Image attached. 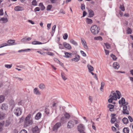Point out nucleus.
<instances>
[{
    "mask_svg": "<svg viewBox=\"0 0 133 133\" xmlns=\"http://www.w3.org/2000/svg\"><path fill=\"white\" fill-rule=\"evenodd\" d=\"M116 93L112 91L111 93L113 95H110L109 96L110 98L108 99V101L109 103H111L114 100H116L117 98L119 99L121 96V94L120 92L118 90L116 91Z\"/></svg>",
    "mask_w": 133,
    "mask_h": 133,
    "instance_id": "obj_1",
    "label": "nucleus"
},
{
    "mask_svg": "<svg viewBox=\"0 0 133 133\" xmlns=\"http://www.w3.org/2000/svg\"><path fill=\"white\" fill-rule=\"evenodd\" d=\"M30 117L31 115H29L26 117L24 121V126H29L32 124V121L31 119H30Z\"/></svg>",
    "mask_w": 133,
    "mask_h": 133,
    "instance_id": "obj_2",
    "label": "nucleus"
},
{
    "mask_svg": "<svg viewBox=\"0 0 133 133\" xmlns=\"http://www.w3.org/2000/svg\"><path fill=\"white\" fill-rule=\"evenodd\" d=\"M90 30L93 34L96 35L99 32L100 29L99 28L97 25H94L91 26Z\"/></svg>",
    "mask_w": 133,
    "mask_h": 133,
    "instance_id": "obj_3",
    "label": "nucleus"
},
{
    "mask_svg": "<svg viewBox=\"0 0 133 133\" xmlns=\"http://www.w3.org/2000/svg\"><path fill=\"white\" fill-rule=\"evenodd\" d=\"M75 123L76 124H78L79 123V121L76 120L69 121L67 124L68 128L70 129L73 127L74 126Z\"/></svg>",
    "mask_w": 133,
    "mask_h": 133,
    "instance_id": "obj_4",
    "label": "nucleus"
},
{
    "mask_svg": "<svg viewBox=\"0 0 133 133\" xmlns=\"http://www.w3.org/2000/svg\"><path fill=\"white\" fill-rule=\"evenodd\" d=\"M15 40H14L10 39L7 41V43H4L0 45V48L5 46L12 45V44L15 42Z\"/></svg>",
    "mask_w": 133,
    "mask_h": 133,
    "instance_id": "obj_5",
    "label": "nucleus"
},
{
    "mask_svg": "<svg viewBox=\"0 0 133 133\" xmlns=\"http://www.w3.org/2000/svg\"><path fill=\"white\" fill-rule=\"evenodd\" d=\"M61 126V123L60 122H58L56 123L52 129L53 131L55 132H57L58 128Z\"/></svg>",
    "mask_w": 133,
    "mask_h": 133,
    "instance_id": "obj_6",
    "label": "nucleus"
},
{
    "mask_svg": "<svg viewBox=\"0 0 133 133\" xmlns=\"http://www.w3.org/2000/svg\"><path fill=\"white\" fill-rule=\"evenodd\" d=\"M14 113L17 116H18L21 114L22 110L20 108H17L14 110Z\"/></svg>",
    "mask_w": 133,
    "mask_h": 133,
    "instance_id": "obj_7",
    "label": "nucleus"
},
{
    "mask_svg": "<svg viewBox=\"0 0 133 133\" xmlns=\"http://www.w3.org/2000/svg\"><path fill=\"white\" fill-rule=\"evenodd\" d=\"M122 113L124 114L127 115H129V112L127 109V107L126 105H123Z\"/></svg>",
    "mask_w": 133,
    "mask_h": 133,
    "instance_id": "obj_8",
    "label": "nucleus"
},
{
    "mask_svg": "<svg viewBox=\"0 0 133 133\" xmlns=\"http://www.w3.org/2000/svg\"><path fill=\"white\" fill-rule=\"evenodd\" d=\"M77 129L78 131L85 130V128L84 125L82 124L78 125L77 127Z\"/></svg>",
    "mask_w": 133,
    "mask_h": 133,
    "instance_id": "obj_9",
    "label": "nucleus"
},
{
    "mask_svg": "<svg viewBox=\"0 0 133 133\" xmlns=\"http://www.w3.org/2000/svg\"><path fill=\"white\" fill-rule=\"evenodd\" d=\"M33 92L34 94L36 95H40L41 93L37 88H35L33 90Z\"/></svg>",
    "mask_w": 133,
    "mask_h": 133,
    "instance_id": "obj_10",
    "label": "nucleus"
},
{
    "mask_svg": "<svg viewBox=\"0 0 133 133\" xmlns=\"http://www.w3.org/2000/svg\"><path fill=\"white\" fill-rule=\"evenodd\" d=\"M32 131L33 133H39V129L38 128L37 126H36L33 128Z\"/></svg>",
    "mask_w": 133,
    "mask_h": 133,
    "instance_id": "obj_11",
    "label": "nucleus"
},
{
    "mask_svg": "<svg viewBox=\"0 0 133 133\" xmlns=\"http://www.w3.org/2000/svg\"><path fill=\"white\" fill-rule=\"evenodd\" d=\"M63 45L64 47L68 49H71V47L70 45L66 42H64L63 43Z\"/></svg>",
    "mask_w": 133,
    "mask_h": 133,
    "instance_id": "obj_12",
    "label": "nucleus"
},
{
    "mask_svg": "<svg viewBox=\"0 0 133 133\" xmlns=\"http://www.w3.org/2000/svg\"><path fill=\"white\" fill-rule=\"evenodd\" d=\"M80 59V57L78 55H75V57L71 59V60L75 62H77Z\"/></svg>",
    "mask_w": 133,
    "mask_h": 133,
    "instance_id": "obj_13",
    "label": "nucleus"
},
{
    "mask_svg": "<svg viewBox=\"0 0 133 133\" xmlns=\"http://www.w3.org/2000/svg\"><path fill=\"white\" fill-rule=\"evenodd\" d=\"M88 11L89 13V16L88 17H92L94 15V11L91 9L89 10Z\"/></svg>",
    "mask_w": 133,
    "mask_h": 133,
    "instance_id": "obj_14",
    "label": "nucleus"
},
{
    "mask_svg": "<svg viewBox=\"0 0 133 133\" xmlns=\"http://www.w3.org/2000/svg\"><path fill=\"white\" fill-rule=\"evenodd\" d=\"M113 67L116 69H117L119 67V64L117 62H114L113 65Z\"/></svg>",
    "mask_w": 133,
    "mask_h": 133,
    "instance_id": "obj_15",
    "label": "nucleus"
},
{
    "mask_svg": "<svg viewBox=\"0 0 133 133\" xmlns=\"http://www.w3.org/2000/svg\"><path fill=\"white\" fill-rule=\"evenodd\" d=\"M0 21L2 23H5L8 21V19L6 18H2L0 19Z\"/></svg>",
    "mask_w": 133,
    "mask_h": 133,
    "instance_id": "obj_16",
    "label": "nucleus"
},
{
    "mask_svg": "<svg viewBox=\"0 0 133 133\" xmlns=\"http://www.w3.org/2000/svg\"><path fill=\"white\" fill-rule=\"evenodd\" d=\"M8 107L6 104L4 103L2 105L1 109L3 110H6L8 109Z\"/></svg>",
    "mask_w": 133,
    "mask_h": 133,
    "instance_id": "obj_17",
    "label": "nucleus"
},
{
    "mask_svg": "<svg viewBox=\"0 0 133 133\" xmlns=\"http://www.w3.org/2000/svg\"><path fill=\"white\" fill-rule=\"evenodd\" d=\"M14 9L16 11H22L23 10L22 8L19 6H16L15 8Z\"/></svg>",
    "mask_w": 133,
    "mask_h": 133,
    "instance_id": "obj_18",
    "label": "nucleus"
},
{
    "mask_svg": "<svg viewBox=\"0 0 133 133\" xmlns=\"http://www.w3.org/2000/svg\"><path fill=\"white\" fill-rule=\"evenodd\" d=\"M41 114L40 112L37 113L35 116V118L36 119L38 120L41 117Z\"/></svg>",
    "mask_w": 133,
    "mask_h": 133,
    "instance_id": "obj_19",
    "label": "nucleus"
},
{
    "mask_svg": "<svg viewBox=\"0 0 133 133\" xmlns=\"http://www.w3.org/2000/svg\"><path fill=\"white\" fill-rule=\"evenodd\" d=\"M65 56H64V57L66 58L70 57L72 56V54L71 53H68L66 52L65 53Z\"/></svg>",
    "mask_w": 133,
    "mask_h": 133,
    "instance_id": "obj_20",
    "label": "nucleus"
},
{
    "mask_svg": "<svg viewBox=\"0 0 133 133\" xmlns=\"http://www.w3.org/2000/svg\"><path fill=\"white\" fill-rule=\"evenodd\" d=\"M39 87L40 89L43 90L45 88V86L44 84L41 83L39 84Z\"/></svg>",
    "mask_w": 133,
    "mask_h": 133,
    "instance_id": "obj_21",
    "label": "nucleus"
},
{
    "mask_svg": "<svg viewBox=\"0 0 133 133\" xmlns=\"http://www.w3.org/2000/svg\"><path fill=\"white\" fill-rule=\"evenodd\" d=\"M87 67L88 68L89 71V72H91V71H93L94 70V68L92 66L88 64L87 65Z\"/></svg>",
    "mask_w": 133,
    "mask_h": 133,
    "instance_id": "obj_22",
    "label": "nucleus"
},
{
    "mask_svg": "<svg viewBox=\"0 0 133 133\" xmlns=\"http://www.w3.org/2000/svg\"><path fill=\"white\" fill-rule=\"evenodd\" d=\"M61 76L62 78L64 81H65L67 79V77H66L65 74L64 72H62L61 73Z\"/></svg>",
    "mask_w": 133,
    "mask_h": 133,
    "instance_id": "obj_23",
    "label": "nucleus"
},
{
    "mask_svg": "<svg viewBox=\"0 0 133 133\" xmlns=\"http://www.w3.org/2000/svg\"><path fill=\"white\" fill-rule=\"evenodd\" d=\"M119 104L121 103L122 105H123L125 103V100L124 98L123 97H122L121 100L119 101Z\"/></svg>",
    "mask_w": 133,
    "mask_h": 133,
    "instance_id": "obj_24",
    "label": "nucleus"
},
{
    "mask_svg": "<svg viewBox=\"0 0 133 133\" xmlns=\"http://www.w3.org/2000/svg\"><path fill=\"white\" fill-rule=\"evenodd\" d=\"M86 22L88 24H91L92 23V21L90 19L87 18H86Z\"/></svg>",
    "mask_w": 133,
    "mask_h": 133,
    "instance_id": "obj_25",
    "label": "nucleus"
},
{
    "mask_svg": "<svg viewBox=\"0 0 133 133\" xmlns=\"http://www.w3.org/2000/svg\"><path fill=\"white\" fill-rule=\"evenodd\" d=\"M31 38L30 37H28V38H23L21 39V41L22 42H27L31 40Z\"/></svg>",
    "mask_w": 133,
    "mask_h": 133,
    "instance_id": "obj_26",
    "label": "nucleus"
},
{
    "mask_svg": "<svg viewBox=\"0 0 133 133\" xmlns=\"http://www.w3.org/2000/svg\"><path fill=\"white\" fill-rule=\"evenodd\" d=\"M64 116L65 118L67 119H69L70 117V114L66 112H65L64 114Z\"/></svg>",
    "mask_w": 133,
    "mask_h": 133,
    "instance_id": "obj_27",
    "label": "nucleus"
},
{
    "mask_svg": "<svg viewBox=\"0 0 133 133\" xmlns=\"http://www.w3.org/2000/svg\"><path fill=\"white\" fill-rule=\"evenodd\" d=\"M122 121L123 123L125 124H128L129 122L128 119L125 117H124L122 119Z\"/></svg>",
    "mask_w": 133,
    "mask_h": 133,
    "instance_id": "obj_28",
    "label": "nucleus"
},
{
    "mask_svg": "<svg viewBox=\"0 0 133 133\" xmlns=\"http://www.w3.org/2000/svg\"><path fill=\"white\" fill-rule=\"evenodd\" d=\"M108 107L109 108V110L111 111H113L112 109H114V106L113 105L111 104H109L108 105Z\"/></svg>",
    "mask_w": 133,
    "mask_h": 133,
    "instance_id": "obj_29",
    "label": "nucleus"
},
{
    "mask_svg": "<svg viewBox=\"0 0 133 133\" xmlns=\"http://www.w3.org/2000/svg\"><path fill=\"white\" fill-rule=\"evenodd\" d=\"M39 6L41 7V10H43L45 9V7L43 5L42 3H40L39 4Z\"/></svg>",
    "mask_w": 133,
    "mask_h": 133,
    "instance_id": "obj_30",
    "label": "nucleus"
},
{
    "mask_svg": "<svg viewBox=\"0 0 133 133\" xmlns=\"http://www.w3.org/2000/svg\"><path fill=\"white\" fill-rule=\"evenodd\" d=\"M4 114L2 112H0V119H2L4 118Z\"/></svg>",
    "mask_w": 133,
    "mask_h": 133,
    "instance_id": "obj_31",
    "label": "nucleus"
},
{
    "mask_svg": "<svg viewBox=\"0 0 133 133\" xmlns=\"http://www.w3.org/2000/svg\"><path fill=\"white\" fill-rule=\"evenodd\" d=\"M129 129L128 128H124L123 130L124 133H129Z\"/></svg>",
    "mask_w": 133,
    "mask_h": 133,
    "instance_id": "obj_32",
    "label": "nucleus"
},
{
    "mask_svg": "<svg viewBox=\"0 0 133 133\" xmlns=\"http://www.w3.org/2000/svg\"><path fill=\"white\" fill-rule=\"evenodd\" d=\"M70 42L71 44L75 46H77L78 45L77 42L72 39H71L70 40Z\"/></svg>",
    "mask_w": 133,
    "mask_h": 133,
    "instance_id": "obj_33",
    "label": "nucleus"
},
{
    "mask_svg": "<svg viewBox=\"0 0 133 133\" xmlns=\"http://www.w3.org/2000/svg\"><path fill=\"white\" fill-rule=\"evenodd\" d=\"M4 124V122L3 121L0 123V132L3 130V127Z\"/></svg>",
    "mask_w": 133,
    "mask_h": 133,
    "instance_id": "obj_34",
    "label": "nucleus"
},
{
    "mask_svg": "<svg viewBox=\"0 0 133 133\" xmlns=\"http://www.w3.org/2000/svg\"><path fill=\"white\" fill-rule=\"evenodd\" d=\"M5 99L4 96L3 95L0 96V103L4 101Z\"/></svg>",
    "mask_w": 133,
    "mask_h": 133,
    "instance_id": "obj_35",
    "label": "nucleus"
},
{
    "mask_svg": "<svg viewBox=\"0 0 133 133\" xmlns=\"http://www.w3.org/2000/svg\"><path fill=\"white\" fill-rule=\"evenodd\" d=\"M94 39L95 40H99L100 41H102V38L101 36L95 37H94Z\"/></svg>",
    "mask_w": 133,
    "mask_h": 133,
    "instance_id": "obj_36",
    "label": "nucleus"
},
{
    "mask_svg": "<svg viewBox=\"0 0 133 133\" xmlns=\"http://www.w3.org/2000/svg\"><path fill=\"white\" fill-rule=\"evenodd\" d=\"M32 43L33 44L36 45V44H42V43L40 42H38L37 41H33L32 42Z\"/></svg>",
    "mask_w": 133,
    "mask_h": 133,
    "instance_id": "obj_37",
    "label": "nucleus"
},
{
    "mask_svg": "<svg viewBox=\"0 0 133 133\" xmlns=\"http://www.w3.org/2000/svg\"><path fill=\"white\" fill-rule=\"evenodd\" d=\"M56 27V25H54L52 28V32L54 34L55 31V29ZM53 35V34L52 35V36Z\"/></svg>",
    "mask_w": 133,
    "mask_h": 133,
    "instance_id": "obj_38",
    "label": "nucleus"
},
{
    "mask_svg": "<svg viewBox=\"0 0 133 133\" xmlns=\"http://www.w3.org/2000/svg\"><path fill=\"white\" fill-rule=\"evenodd\" d=\"M116 120V119L115 117H111V122L112 123H114Z\"/></svg>",
    "mask_w": 133,
    "mask_h": 133,
    "instance_id": "obj_39",
    "label": "nucleus"
},
{
    "mask_svg": "<svg viewBox=\"0 0 133 133\" xmlns=\"http://www.w3.org/2000/svg\"><path fill=\"white\" fill-rule=\"evenodd\" d=\"M52 7V5H48L46 7V10L48 11L50 10Z\"/></svg>",
    "mask_w": 133,
    "mask_h": 133,
    "instance_id": "obj_40",
    "label": "nucleus"
},
{
    "mask_svg": "<svg viewBox=\"0 0 133 133\" xmlns=\"http://www.w3.org/2000/svg\"><path fill=\"white\" fill-rule=\"evenodd\" d=\"M119 8L122 11H125V7L123 5H120Z\"/></svg>",
    "mask_w": 133,
    "mask_h": 133,
    "instance_id": "obj_41",
    "label": "nucleus"
},
{
    "mask_svg": "<svg viewBox=\"0 0 133 133\" xmlns=\"http://www.w3.org/2000/svg\"><path fill=\"white\" fill-rule=\"evenodd\" d=\"M110 56L115 61L117 59V58L116 56L112 54L110 55Z\"/></svg>",
    "mask_w": 133,
    "mask_h": 133,
    "instance_id": "obj_42",
    "label": "nucleus"
},
{
    "mask_svg": "<svg viewBox=\"0 0 133 133\" xmlns=\"http://www.w3.org/2000/svg\"><path fill=\"white\" fill-rule=\"evenodd\" d=\"M127 33L128 34H131L132 32L131 29L130 28H128V29L127 30Z\"/></svg>",
    "mask_w": 133,
    "mask_h": 133,
    "instance_id": "obj_43",
    "label": "nucleus"
},
{
    "mask_svg": "<svg viewBox=\"0 0 133 133\" xmlns=\"http://www.w3.org/2000/svg\"><path fill=\"white\" fill-rule=\"evenodd\" d=\"M104 44L107 49H108L110 48V46L108 43H104Z\"/></svg>",
    "mask_w": 133,
    "mask_h": 133,
    "instance_id": "obj_44",
    "label": "nucleus"
},
{
    "mask_svg": "<svg viewBox=\"0 0 133 133\" xmlns=\"http://www.w3.org/2000/svg\"><path fill=\"white\" fill-rule=\"evenodd\" d=\"M12 66V65L11 64L10 65L5 64L4 66L7 68H10Z\"/></svg>",
    "mask_w": 133,
    "mask_h": 133,
    "instance_id": "obj_45",
    "label": "nucleus"
},
{
    "mask_svg": "<svg viewBox=\"0 0 133 133\" xmlns=\"http://www.w3.org/2000/svg\"><path fill=\"white\" fill-rule=\"evenodd\" d=\"M31 49H25L24 50H19L18 51V52H22L24 51H30L31 50Z\"/></svg>",
    "mask_w": 133,
    "mask_h": 133,
    "instance_id": "obj_46",
    "label": "nucleus"
},
{
    "mask_svg": "<svg viewBox=\"0 0 133 133\" xmlns=\"http://www.w3.org/2000/svg\"><path fill=\"white\" fill-rule=\"evenodd\" d=\"M68 37V35L66 33H65L64 34V35L63 36V37L64 39H66Z\"/></svg>",
    "mask_w": 133,
    "mask_h": 133,
    "instance_id": "obj_47",
    "label": "nucleus"
},
{
    "mask_svg": "<svg viewBox=\"0 0 133 133\" xmlns=\"http://www.w3.org/2000/svg\"><path fill=\"white\" fill-rule=\"evenodd\" d=\"M32 4L33 5L35 6L37 5V2L36 0H34L32 2Z\"/></svg>",
    "mask_w": 133,
    "mask_h": 133,
    "instance_id": "obj_48",
    "label": "nucleus"
},
{
    "mask_svg": "<svg viewBox=\"0 0 133 133\" xmlns=\"http://www.w3.org/2000/svg\"><path fill=\"white\" fill-rule=\"evenodd\" d=\"M81 42L83 45L84 44H86V42L85 40L83 38H81Z\"/></svg>",
    "mask_w": 133,
    "mask_h": 133,
    "instance_id": "obj_49",
    "label": "nucleus"
},
{
    "mask_svg": "<svg viewBox=\"0 0 133 133\" xmlns=\"http://www.w3.org/2000/svg\"><path fill=\"white\" fill-rule=\"evenodd\" d=\"M81 9L82 10H84L85 9V5L84 4H82L81 6Z\"/></svg>",
    "mask_w": 133,
    "mask_h": 133,
    "instance_id": "obj_50",
    "label": "nucleus"
},
{
    "mask_svg": "<svg viewBox=\"0 0 133 133\" xmlns=\"http://www.w3.org/2000/svg\"><path fill=\"white\" fill-rule=\"evenodd\" d=\"M80 52L81 53L82 55L83 56L85 57L86 56V54L85 53H84L83 51H81Z\"/></svg>",
    "mask_w": 133,
    "mask_h": 133,
    "instance_id": "obj_51",
    "label": "nucleus"
},
{
    "mask_svg": "<svg viewBox=\"0 0 133 133\" xmlns=\"http://www.w3.org/2000/svg\"><path fill=\"white\" fill-rule=\"evenodd\" d=\"M40 8L39 7H37L34 10L35 11V12L36 11H40Z\"/></svg>",
    "mask_w": 133,
    "mask_h": 133,
    "instance_id": "obj_52",
    "label": "nucleus"
},
{
    "mask_svg": "<svg viewBox=\"0 0 133 133\" xmlns=\"http://www.w3.org/2000/svg\"><path fill=\"white\" fill-rule=\"evenodd\" d=\"M20 133H27V132L26 130L23 129L20 132Z\"/></svg>",
    "mask_w": 133,
    "mask_h": 133,
    "instance_id": "obj_53",
    "label": "nucleus"
},
{
    "mask_svg": "<svg viewBox=\"0 0 133 133\" xmlns=\"http://www.w3.org/2000/svg\"><path fill=\"white\" fill-rule=\"evenodd\" d=\"M84 48L86 49H88V48L86 44H84L83 45Z\"/></svg>",
    "mask_w": 133,
    "mask_h": 133,
    "instance_id": "obj_54",
    "label": "nucleus"
},
{
    "mask_svg": "<svg viewBox=\"0 0 133 133\" xmlns=\"http://www.w3.org/2000/svg\"><path fill=\"white\" fill-rule=\"evenodd\" d=\"M45 112L47 114H49V110L48 109H45Z\"/></svg>",
    "mask_w": 133,
    "mask_h": 133,
    "instance_id": "obj_55",
    "label": "nucleus"
},
{
    "mask_svg": "<svg viewBox=\"0 0 133 133\" xmlns=\"http://www.w3.org/2000/svg\"><path fill=\"white\" fill-rule=\"evenodd\" d=\"M128 118L129 119V120L131 122H132L133 121V119L131 116H129L128 117Z\"/></svg>",
    "mask_w": 133,
    "mask_h": 133,
    "instance_id": "obj_56",
    "label": "nucleus"
},
{
    "mask_svg": "<svg viewBox=\"0 0 133 133\" xmlns=\"http://www.w3.org/2000/svg\"><path fill=\"white\" fill-rule=\"evenodd\" d=\"M58 0H50L51 3H55Z\"/></svg>",
    "mask_w": 133,
    "mask_h": 133,
    "instance_id": "obj_57",
    "label": "nucleus"
},
{
    "mask_svg": "<svg viewBox=\"0 0 133 133\" xmlns=\"http://www.w3.org/2000/svg\"><path fill=\"white\" fill-rule=\"evenodd\" d=\"M91 122H92L93 123V125H92V128L95 130H96V127H95V126L94 125L95 124V123H94V122H93L92 121H91Z\"/></svg>",
    "mask_w": 133,
    "mask_h": 133,
    "instance_id": "obj_58",
    "label": "nucleus"
},
{
    "mask_svg": "<svg viewBox=\"0 0 133 133\" xmlns=\"http://www.w3.org/2000/svg\"><path fill=\"white\" fill-rule=\"evenodd\" d=\"M47 54L49 55L50 56H53L54 54L53 53H52L51 52H48L47 53Z\"/></svg>",
    "mask_w": 133,
    "mask_h": 133,
    "instance_id": "obj_59",
    "label": "nucleus"
},
{
    "mask_svg": "<svg viewBox=\"0 0 133 133\" xmlns=\"http://www.w3.org/2000/svg\"><path fill=\"white\" fill-rule=\"evenodd\" d=\"M3 10L2 9H1L0 10V15H2L3 14Z\"/></svg>",
    "mask_w": 133,
    "mask_h": 133,
    "instance_id": "obj_60",
    "label": "nucleus"
},
{
    "mask_svg": "<svg viewBox=\"0 0 133 133\" xmlns=\"http://www.w3.org/2000/svg\"><path fill=\"white\" fill-rule=\"evenodd\" d=\"M51 26V24H48L47 25V27H48V29L49 30Z\"/></svg>",
    "mask_w": 133,
    "mask_h": 133,
    "instance_id": "obj_61",
    "label": "nucleus"
},
{
    "mask_svg": "<svg viewBox=\"0 0 133 133\" xmlns=\"http://www.w3.org/2000/svg\"><path fill=\"white\" fill-rule=\"evenodd\" d=\"M104 50L106 55H109V51L108 50H106V49H104Z\"/></svg>",
    "mask_w": 133,
    "mask_h": 133,
    "instance_id": "obj_62",
    "label": "nucleus"
},
{
    "mask_svg": "<svg viewBox=\"0 0 133 133\" xmlns=\"http://www.w3.org/2000/svg\"><path fill=\"white\" fill-rule=\"evenodd\" d=\"M92 97L91 96H89V99L91 102H92Z\"/></svg>",
    "mask_w": 133,
    "mask_h": 133,
    "instance_id": "obj_63",
    "label": "nucleus"
},
{
    "mask_svg": "<svg viewBox=\"0 0 133 133\" xmlns=\"http://www.w3.org/2000/svg\"><path fill=\"white\" fill-rule=\"evenodd\" d=\"M87 14V12L86 11H84L83 12V17H84L85 16H86Z\"/></svg>",
    "mask_w": 133,
    "mask_h": 133,
    "instance_id": "obj_64",
    "label": "nucleus"
}]
</instances>
